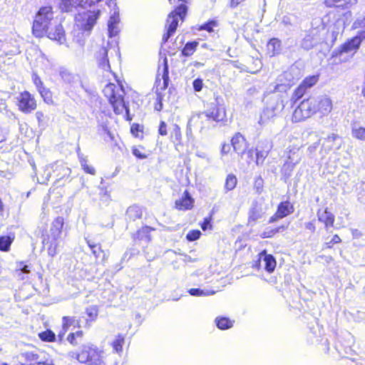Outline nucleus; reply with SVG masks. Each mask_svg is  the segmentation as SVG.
<instances>
[{"label":"nucleus","instance_id":"obj_1","mask_svg":"<svg viewBox=\"0 0 365 365\" xmlns=\"http://www.w3.org/2000/svg\"><path fill=\"white\" fill-rule=\"evenodd\" d=\"M53 12L51 6L41 7L36 15L32 31L36 37H42L44 34L51 39L56 41L59 44L66 42V37L63 26L61 24H54Z\"/></svg>","mask_w":365,"mask_h":365},{"label":"nucleus","instance_id":"obj_2","mask_svg":"<svg viewBox=\"0 0 365 365\" xmlns=\"http://www.w3.org/2000/svg\"><path fill=\"white\" fill-rule=\"evenodd\" d=\"M111 354H106L105 351L95 345H86L78 355L76 359L80 363L88 365H119L118 361L113 364L109 362Z\"/></svg>","mask_w":365,"mask_h":365},{"label":"nucleus","instance_id":"obj_3","mask_svg":"<svg viewBox=\"0 0 365 365\" xmlns=\"http://www.w3.org/2000/svg\"><path fill=\"white\" fill-rule=\"evenodd\" d=\"M103 93L112 105L116 114H123L125 112L126 120H131L128 108L123 99L125 91L121 85L110 83L105 86Z\"/></svg>","mask_w":365,"mask_h":365},{"label":"nucleus","instance_id":"obj_4","mask_svg":"<svg viewBox=\"0 0 365 365\" xmlns=\"http://www.w3.org/2000/svg\"><path fill=\"white\" fill-rule=\"evenodd\" d=\"M101 14V10L87 11L79 12L76 16V26L82 32L83 36H88L90 34L93 26Z\"/></svg>","mask_w":365,"mask_h":365},{"label":"nucleus","instance_id":"obj_5","mask_svg":"<svg viewBox=\"0 0 365 365\" xmlns=\"http://www.w3.org/2000/svg\"><path fill=\"white\" fill-rule=\"evenodd\" d=\"M187 12V7L184 4L178 6L168 16L165 27L167 33L163 36V41L166 42L175 33L180 20L182 21Z\"/></svg>","mask_w":365,"mask_h":365},{"label":"nucleus","instance_id":"obj_6","mask_svg":"<svg viewBox=\"0 0 365 365\" xmlns=\"http://www.w3.org/2000/svg\"><path fill=\"white\" fill-rule=\"evenodd\" d=\"M169 83V76H168V60L166 57L163 58L162 65L159 66L158 70V74L155 80V86L157 89V100L159 101V103H157L155 106L156 110H160L163 108V105L161 103V98L160 97V94L158 91L165 90L167 88Z\"/></svg>","mask_w":365,"mask_h":365},{"label":"nucleus","instance_id":"obj_7","mask_svg":"<svg viewBox=\"0 0 365 365\" xmlns=\"http://www.w3.org/2000/svg\"><path fill=\"white\" fill-rule=\"evenodd\" d=\"M365 39V30H360L353 38L349 39L332 53V56H337L342 53H356L361 42Z\"/></svg>","mask_w":365,"mask_h":365},{"label":"nucleus","instance_id":"obj_8","mask_svg":"<svg viewBox=\"0 0 365 365\" xmlns=\"http://www.w3.org/2000/svg\"><path fill=\"white\" fill-rule=\"evenodd\" d=\"M106 4L110 10V13L113 12V14L110 15V19L108 22V30L109 37H113V36H115L120 31L119 14H118V10L117 8V4L115 2V0H109L106 3Z\"/></svg>","mask_w":365,"mask_h":365},{"label":"nucleus","instance_id":"obj_9","mask_svg":"<svg viewBox=\"0 0 365 365\" xmlns=\"http://www.w3.org/2000/svg\"><path fill=\"white\" fill-rule=\"evenodd\" d=\"M259 266L264 268V272L262 274V279L268 282H272L273 277L272 275L274 271V257L272 255H267L265 251L262 252L259 255Z\"/></svg>","mask_w":365,"mask_h":365},{"label":"nucleus","instance_id":"obj_10","mask_svg":"<svg viewBox=\"0 0 365 365\" xmlns=\"http://www.w3.org/2000/svg\"><path fill=\"white\" fill-rule=\"evenodd\" d=\"M340 137L335 133H330L327 137L319 139L321 148L319 153L324 158L333 149H339L341 147Z\"/></svg>","mask_w":365,"mask_h":365},{"label":"nucleus","instance_id":"obj_11","mask_svg":"<svg viewBox=\"0 0 365 365\" xmlns=\"http://www.w3.org/2000/svg\"><path fill=\"white\" fill-rule=\"evenodd\" d=\"M16 100L19 110L24 113H31L36 108V100L28 91L21 93Z\"/></svg>","mask_w":365,"mask_h":365},{"label":"nucleus","instance_id":"obj_12","mask_svg":"<svg viewBox=\"0 0 365 365\" xmlns=\"http://www.w3.org/2000/svg\"><path fill=\"white\" fill-rule=\"evenodd\" d=\"M352 13L351 11H346L336 21L334 26V29L331 31L332 41H335L339 34L344 31L346 25L349 24L351 21Z\"/></svg>","mask_w":365,"mask_h":365},{"label":"nucleus","instance_id":"obj_13","mask_svg":"<svg viewBox=\"0 0 365 365\" xmlns=\"http://www.w3.org/2000/svg\"><path fill=\"white\" fill-rule=\"evenodd\" d=\"M318 75L310 76L304 78V80L295 90L293 98L297 100L302 98L307 92V89L314 86L318 82Z\"/></svg>","mask_w":365,"mask_h":365},{"label":"nucleus","instance_id":"obj_14","mask_svg":"<svg viewBox=\"0 0 365 365\" xmlns=\"http://www.w3.org/2000/svg\"><path fill=\"white\" fill-rule=\"evenodd\" d=\"M231 145L235 152L240 155L244 159L245 152L247 148V143L245 137L240 133H237L231 139Z\"/></svg>","mask_w":365,"mask_h":365},{"label":"nucleus","instance_id":"obj_15","mask_svg":"<svg viewBox=\"0 0 365 365\" xmlns=\"http://www.w3.org/2000/svg\"><path fill=\"white\" fill-rule=\"evenodd\" d=\"M194 205V199L189 194L187 190H185L182 197L175 200V207L178 210H191Z\"/></svg>","mask_w":365,"mask_h":365},{"label":"nucleus","instance_id":"obj_16","mask_svg":"<svg viewBox=\"0 0 365 365\" xmlns=\"http://www.w3.org/2000/svg\"><path fill=\"white\" fill-rule=\"evenodd\" d=\"M317 101V112L321 113L322 115H326L329 114L332 110V102L330 98L327 96H319L316 98Z\"/></svg>","mask_w":365,"mask_h":365},{"label":"nucleus","instance_id":"obj_17","mask_svg":"<svg viewBox=\"0 0 365 365\" xmlns=\"http://www.w3.org/2000/svg\"><path fill=\"white\" fill-rule=\"evenodd\" d=\"M318 220L324 224L327 231L333 227L334 222V215L327 209L324 210H319L317 212Z\"/></svg>","mask_w":365,"mask_h":365},{"label":"nucleus","instance_id":"obj_18","mask_svg":"<svg viewBox=\"0 0 365 365\" xmlns=\"http://www.w3.org/2000/svg\"><path fill=\"white\" fill-rule=\"evenodd\" d=\"M79 320L76 319L74 317H63L62 319V329L58 334L59 339L61 341L63 339L70 327L77 326L79 327Z\"/></svg>","mask_w":365,"mask_h":365},{"label":"nucleus","instance_id":"obj_19","mask_svg":"<svg viewBox=\"0 0 365 365\" xmlns=\"http://www.w3.org/2000/svg\"><path fill=\"white\" fill-rule=\"evenodd\" d=\"M108 49L102 47L96 53V59L100 68L106 71H110V64L108 59Z\"/></svg>","mask_w":365,"mask_h":365},{"label":"nucleus","instance_id":"obj_20","mask_svg":"<svg viewBox=\"0 0 365 365\" xmlns=\"http://www.w3.org/2000/svg\"><path fill=\"white\" fill-rule=\"evenodd\" d=\"M294 212L293 205L288 201L281 202L275 212V221L277 219L283 218Z\"/></svg>","mask_w":365,"mask_h":365},{"label":"nucleus","instance_id":"obj_21","mask_svg":"<svg viewBox=\"0 0 365 365\" xmlns=\"http://www.w3.org/2000/svg\"><path fill=\"white\" fill-rule=\"evenodd\" d=\"M358 0H324V4L327 7H342L349 9L356 4Z\"/></svg>","mask_w":365,"mask_h":365},{"label":"nucleus","instance_id":"obj_22","mask_svg":"<svg viewBox=\"0 0 365 365\" xmlns=\"http://www.w3.org/2000/svg\"><path fill=\"white\" fill-rule=\"evenodd\" d=\"M63 226V219L62 217H58L53 222L51 235L54 241H56L61 237Z\"/></svg>","mask_w":365,"mask_h":365},{"label":"nucleus","instance_id":"obj_23","mask_svg":"<svg viewBox=\"0 0 365 365\" xmlns=\"http://www.w3.org/2000/svg\"><path fill=\"white\" fill-rule=\"evenodd\" d=\"M124 344L125 336L119 334L110 341V345L115 353L121 355Z\"/></svg>","mask_w":365,"mask_h":365},{"label":"nucleus","instance_id":"obj_24","mask_svg":"<svg viewBox=\"0 0 365 365\" xmlns=\"http://www.w3.org/2000/svg\"><path fill=\"white\" fill-rule=\"evenodd\" d=\"M300 104L302 105V108L305 110L309 117L312 116L317 112L316 98H309L304 100Z\"/></svg>","mask_w":365,"mask_h":365},{"label":"nucleus","instance_id":"obj_25","mask_svg":"<svg viewBox=\"0 0 365 365\" xmlns=\"http://www.w3.org/2000/svg\"><path fill=\"white\" fill-rule=\"evenodd\" d=\"M86 313L88 316L86 324L87 327H90L91 323L97 319L98 315V309L96 305H92L86 309Z\"/></svg>","mask_w":365,"mask_h":365},{"label":"nucleus","instance_id":"obj_26","mask_svg":"<svg viewBox=\"0 0 365 365\" xmlns=\"http://www.w3.org/2000/svg\"><path fill=\"white\" fill-rule=\"evenodd\" d=\"M142 216L141 208L138 205L130 206L126 211V217L132 221L140 219Z\"/></svg>","mask_w":365,"mask_h":365},{"label":"nucleus","instance_id":"obj_27","mask_svg":"<svg viewBox=\"0 0 365 365\" xmlns=\"http://www.w3.org/2000/svg\"><path fill=\"white\" fill-rule=\"evenodd\" d=\"M83 0H61V8L62 11L68 12L73 7L83 6Z\"/></svg>","mask_w":365,"mask_h":365},{"label":"nucleus","instance_id":"obj_28","mask_svg":"<svg viewBox=\"0 0 365 365\" xmlns=\"http://www.w3.org/2000/svg\"><path fill=\"white\" fill-rule=\"evenodd\" d=\"M307 118H309L305 110L302 108L299 104L294 110L292 118L296 122L302 121Z\"/></svg>","mask_w":365,"mask_h":365},{"label":"nucleus","instance_id":"obj_29","mask_svg":"<svg viewBox=\"0 0 365 365\" xmlns=\"http://www.w3.org/2000/svg\"><path fill=\"white\" fill-rule=\"evenodd\" d=\"M14 239V236L6 235L0 237V250L7 252Z\"/></svg>","mask_w":365,"mask_h":365},{"label":"nucleus","instance_id":"obj_30","mask_svg":"<svg viewBox=\"0 0 365 365\" xmlns=\"http://www.w3.org/2000/svg\"><path fill=\"white\" fill-rule=\"evenodd\" d=\"M215 323L218 329H227L233 326V322L227 317H217L215 319Z\"/></svg>","mask_w":365,"mask_h":365},{"label":"nucleus","instance_id":"obj_31","mask_svg":"<svg viewBox=\"0 0 365 365\" xmlns=\"http://www.w3.org/2000/svg\"><path fill=\"white\" fill-rule=\"evenodd\" d=\"M352 135L361 140H365V128L361 127L356 123L352 125L351 128Z\"/></svg>","mask_w":365,"mask_h":365},{"label":"nucleus","instance_id":"obj_32","mask_svg":"<svg viewBox=\"0 0 365 365\" xmlns=\"http://www.w3.org/2000/svg\"><path fill=\"white\" fill-rule=\"evenodd\" d=\"M317 43V40L311 34H307L302 41V46L306 49L309 50Z\"/></svg>","mask_w":365,"mask_h":365},{"label":"nucleus","instance_id":"obj_33","mask_svg":"<svg viewBox=\"0 0 365 365\" xmlns=\"http://www.w3.org/2000/svg\"><path fill=\"white\" fill-rule=\"evenodd\" d=\"M262 209L261 207H258L257 204H254L250 212L249 222H255L259 218H260L262 215Z\"/></svg>","mask_w":365,"mask_h":365},{"label":"nucleus","instance_id":"obj_34","mask_svg":"<svg viewBox=\"0 0 365 365\" xmlns=\"http://www.w3.org/2000/svg\"><path fill=\"white\" fill-rule=\"evenodd\" d=\"M219 27V22L216 19L210 20L209 21L200 26L199 30H205L209 33L214 32L215 29Z\"/></svg>","mask_w":365,"mask_h":365},{"label":"nucleus","instance_id":"obj_35","mask_svg":"<svg viewBox=\"0 0 365 365\" xmlns=\"http://www.w3.org/2000/svg\"><path fill=\"white\" fill-rule=\"evenodd\" d=\"M188 293L192 296L201 297L210 296L215 294V291H210L207 289H201L199 288H192L188 290Z\"/></svg>","mask_w":365,"mask_h":365},{"label":"nucleus","instance_id":"obj_36","mask_svg":"<svg viewBox=\"0 0 365 365\" xmlns=\"http://www.w3.org/2000/svg\"><path fill=\"white\" fill-rule=\"evenodd\" d=\"M237 180L235 175L229 174L225 180V189L226 191L232 190L237 185Z\"/></svg>","mask_w":365,"mask_h":365},{"label":"nucleus","instance_id":"obj_37","mask_svg":"<svg viewBox=\"0 0 365 365\" xmlns=\"http://www.w3.org/2000/svg\"><path fill=\"white\" fill-rule=\"evenodd\" d=\"M38 336L43 341L52 342L56 339V334L49 329L40 332Z\"/></svg>","mask_w":365,"mask_h":365},{"label":"nucleus","instance_id":"obj_38","mask_svg":"<svg viewBox=\"0 0 365 365\" xmlns=\"http://www.w3.org/2000/svg\"><path fill=\"white\" fill-rule=\"evenodd\" d=\"M38 92L41 94V97L43 98V101L47 104L53 103L52 93L49 89L43 87V88H41L38 91Z\"/></svg>","mask_w":365,"mask_h":365},{"label":"nucleus","instance_id":"obj_39","mask_svg":"<svg viewBox=\"0 0 365 365\" xmlns=\"http://www.w3.org/2000/svg\"><path fill=\"white\" fill-rule=\"evenodd\" d=\"M83 336V332L82 331H78L75 333H70L67 336V340L70 344L73 345H77L78 343L77 339H81Z\"/></svg>","mask_w":365,"mask_h":365},{"label":"nucleus","instance_id":"obj_40","mask_svg":"<svg viewBox=\"0 0 365 365\" xmlns=\"http://www.w3.org/2000/svg\"><path fill=\"white\" fill-rule=\"evenodd\" d=\"M197 46V42L187 43L182 51V54L185 56H191L195 51Z\"/></svg>","mask_w":365,"mask_h":365},{"label":"nucleus","instance_id":"obj_41","mask_svg":"<svg viewBox=\"0 0 365 365\" xmlns=\"http://www.w3.org/2000/svg\"><path fill=\"white\" fill-rule=\"evenodd\" d=\"M244 158L247 161V164L255 163V150L253 149H249L245 152Z\"/></svg>","mask_w":365,"mask_h":365},{"label":"nucleus","instance_id":"obj_42","mask_svg":"<svg viewBox=\"0 0 365 365\" xmlns=\"http://www.w3.org/2000/svg\"><path fill=\"white\" fill-rule=\"evenodd\" d=\"M267 155V150H259L257 148L255 150V164L259 165L262 164L265 158Z\"/></svg>","mask_w":365,"mask_h":365},{"label":"nucleus","instance_id":"obj_43","mask_svg":"<svg viewBox=\"0 0 365 365\" xmlns=\"http://www.w3.org/2000/svg\"><path fill=\"white\" fill-rule=\"evenodd\" d=\"M16 272L21 277L22 274H29L30 272V267L29 265L24 264V262H21L18 263Z\"/></svg>","mask_w":365,"mask_h":365},{"label":"nucleus","instance_id":"obj_44","mask_svg":"<svg viewBox=\"0 0 365 365\" xmlns=\"http://www.w3.org/2000/svg\"><path fill=\"white\" fill-rule=\"evenodd\" d=\"M57 166V163L50 164L45 167L44 168V180L42 181V183H45L48 181L51 175V172L53 171V168Z\"/></svg>","mask_w":365,"mask_h":365},{"label":"nucleus","instance_id":"obj_45","mask_svg":"<svg viewBox=\"0 0 365 365\" xmlns=\"http://www.w3.org/2000/svg\"><path fill=\"white\" fill-rule=\"evenodd\" d=\"M87 243H88L89 247L91 248L93 255L96 258L99 257H100V254L101 252H103L101 247L98 245H96V244L92 243L90 240H87Z\"/></svg>","mask_w":365,"mask_h":365},{"label":"nucleus","instance_id":"obj_46","mask_svg":"<svg viewBox=\"0 0 365 365\" xmlns=\"http://www.w3.org/2000/svg\"><path fill=\"white\" fill-rule=\"evenodd\" d=\"M200 235H201V232L200 230H193L190 231L187 234L186 238L188 241L192 242V241H195V240L199 239Z\"/></svg>","mask_w":365,"mask_h":365},{"label":"nucleus","instance_id":"obj_47","mask_svg":"<svg viewBox=\"0 0 365 365\" xmlns=\"http://www.w3.org/2000/svg\"><path fill=\"white\" fill-rule=\"evenodd\" d=\"M81 165L83 170L89 174L94 175L95 174V169L87 164V160L85 158H81Z\"/></svg>","mask_w":365,"mask_h":365},{"label":"nucleus","instance_id":"obj_48","mask_svg":"<svg viewBox=\"0 0 365 365\" xmlns=\"http://www.w3.org/2000/svg\"><path fill=\"white\" fill-rule=\"evenodd\" d=\"M352 29H361V30H365V16L363 18H359L355 20L352 24Z\"/></svg>","mask_w":365,"mask_h":365},{"label":"nucleus","instance_id":"obj_49","mask_svg":"<svg viewBox=\"0 0 365 365\" xmlns=\"http://www.w3.org/2000/svg\"><path fill=\"white\" fill-rule=\"evenodd\" d=\"M215 110V117L214 120L217 122H220L224 120L225 118V111L222 109L220 108H214Z\"/></svg>","mask_w":365,"mask_h":365},{"label":"nucleus","instance_id":"obj_50","mask_svg":"<svg viewBox=\"0 0 365 365\" xmlns=\"http://www.w3.org/2000/svg\"><path fill=\"white\" fill-rule=\"evenodd\" d=\"M58 243L55 241L51 242L50 246L48 248V253L50 256L53 257L57 254Z\"/></svg>","mask_w":365,"mask_h":365},{"label":"nucleus","instance_id":"obj_51","mask_svg":"<svg viewBox=\"0 0 365 365\" xmlns=\"http://www.w3.org/2000/svg\"><path fill=\"white\" fill-rule=\"evenodd\" d=\"M132 152L133 154L139 159H145L147 158V155L143 153L142 148H134Z\"/></svg>","mask_w":365,"mask_h":365},{"label":"nucleus","instance_id":"obj_52","mask_svg":"<svg viewBox=\"0 0 365 365\" xmlns=\"http://www.w3.org/2000/svg\"><path fill=\"white\" fill-rule=\"evenodd\" d=\"M193 88L195 91L199 92L202 90L203 86L202 80L200 78H197L194 80L192 83Z\"/></svg>","mask_w":365,"mask_h":365},{"label":"nucleus","instance_id":"obj_53","mask_svg":"<svg viewBox=\"0 0 365 365\" xmlns=\"http://www.w3.org/2000/svg\"><path fill=\"white\" fill-rule=\"evenodd\" d=\"M319 144H321V143L319 141V139H318V140L317 142H315L314 143H313L312 145L309 146L307 148V152H308L309 155H312L313 154H314L315 152L317 151Z\"/></svg>","mask_w":365,"mask_h":365},{"label":"nucleus","instance_id":"obj_54","mask_svg":"<svg viewBox=\"0 0 365 365\" xmlns=\"http://www.w3.org/2000/svg\"><path fill=\"white\" fill-rule=\"evenodd\" d=\"M32 78H33L34 83L35 84L38 91H39L41 88H43V83H42L41 78L36 74H33Z\"/></svg>","mask_w":365,"mask_h":365},{"label":"nucleus","instance_id":"obj_55","mask_svg":"<svg viewBox=\"0 0 365 365\" xmlns=\"http://www.w3.org/2000/svg\"><path fill=\"white\" fill-rule=\"evenodd\" d=\"M201 228L204 230H210L212 229L210 218H205L204 222L201 224Z\"/></svg>","mask_w":365,"mask_h":365},{"label":"nucleus","instance_id":"obj_56","mask_svg":"<svg viewBox=\"0 0 365 365\" xmlns=\"http://www.w3.org/2000/svg\"><path fill=\"white\" fill-rule=\"evenodd\" d=\"M304 227L306 230L310 231L312 233L314 232L316 230L315 226V220H312L310 222H307L304 224Z\"/></svg>","mask_w":365,"mask_h":365},{"label":"nucleus","instance_id":"obj_57","mask_svg":"<svg viewBox=\"0 0 365 365\" xmlns=\"http://www.w3.org/2000/svg\"><path fill=\"white\" fill-rule=\"evenodd\" d=\"M263 187V180L261 178H257L255 180V187L257 192H260Z\"/></svg>","mask_w":365,"mask_h":365},{"label":"nucleus","instance_id":"obj_58","mask_svg":"<svg viewBox=\"0 0 365 365\" xmlns=\"http://www.w3.org/2000/svg\"><path fill=\"white\" fill-rule=\"evenodd\" d=\"M230 150H231V146L230 144L223 143L222 145L221 152H220L221 155L222 156L227 155L230 152Z\"/></svg>","mask_w":365,"mask_h":365},{"label":"nucleus","instance_id":"obj_59","mask_svg":"<svg viewBox=\"0 0 365 365\" xmlns=\"http://www.w3.org/2000/svg\"><path fill=\"white\" fill-rule=\"evenodd\" d=\"M158 132L161 135H167V126H166V124L165 122H163V121L160 122Z\"/></svg>","mask_w":365,"mask_h":365},{"label":"nucleus","instance_id":"obj_60","mask_svg":"<svg viewBox=\"0 0 365 365\" xmlns=\"http://www.w3.org/2000/svg\"><path fill=\"white\" fill-rule=\"evenodd\" d=\"M7 131L0 127V143L6 140Z\"/></svg>","mask_w":365,"mask_h":365},{"label":"nucleus","instance_id":"obj_61","mask_svg":"<svg viewBox=\"0 0 365 365\" xmlns=\"http://www.w3.org/2000/svg\"><path fill=\"white\" fill-rule=\"evenodd\" d=\"M174 132H175V138L177 140H180V137H181V133H180V128L178 126H175V129H174Z\"/></svg>","mask_w":365,"mask_h":365},{"label":"nucleus","instance_id":"obj_62","mask_svg":"<svg viewBox=\"0 0 365 365\" xmlns=\"http://www.w3.org/2000/svg\"><path fill=\"white\" fill-rule=\"evenodd\" d=\"M206 116H207L208 118H212V119L214 120V117H215V110L213 109L212 110H208V111H207V113H206Z\"/></svg>","mask_w":365,"mask_h":365},{"label":"nucleus","instance_id":"obj_63","mask_svg":"<svg viewBox=\"0 0 365 365\" xmlns=\"http://www.w3.org/2000/svg\"><path fill=\"white\" fill-rule=\"evenodd\" d=\"M340 242H341V239H340V237L337 235H335L333 237L332 240H331V242L333 244H336V243H339Z\"/></svg>","mask_w":365,"mask_h":365},{"label":"nucleus","instance_id":"obj_64","mask_svg":"<svg viewBox=\"0 0 365 365\" xmlns=\"http://www.w3.org/2000/svg\"><path fill=\"white\" fill-rule=\"evenodd\" d=\"M273 235V230H271L269 232H264L262 234V237H270Z\"/></svg>","mask_w":365,"mask_h":365}]
</instances>
